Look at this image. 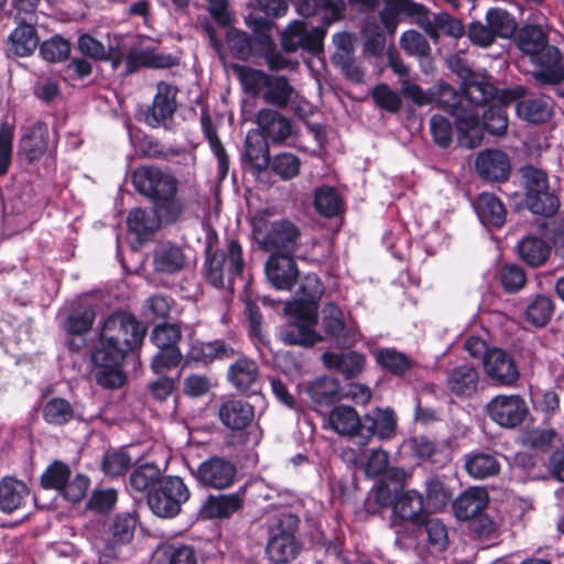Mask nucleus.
Returning <instances> with one entry per match:
<instances>
[{
  "label": "nucleus",
  "instance_id": "obj_1",
  "mask_svg": "<svg viewBox=\"0 0 564 564\" xmlns=\"http://www.w3.org/2000/svg\"><path fill=\"white\" fill-rule=\"evenodd\" d=\"M496 95V88L488 82L474 76L464 80L462 93L447 84L438 86L435 100L447 110L456 122L458 142L467 149L476 148L481 142L479 109Z\"/></svg>",
  "mask_w": 564,
  "mask_h": 564
},
{
  "label": "nucleus",
  "instance_id": "obj_2",
  "mask_svg": "<svg viewBox=\"0 0 564 564\" xmlns=\"http://www.w3.org/2000/svg\"><path fill=\"white\" fill-rule=\"evenodd\" d=\"M143 336L142 327L131 315H110L102 325L99 345L91 355L93 362H121L128 351L142 343Z\"/></svg>",
  "mask_w": 564,
  "mask_h": 564
},
{
  "label": "nucleus",
  "instance_id": "obj_3",
  "mask_svg": "<svg viewBox=\"0 0 564 564\" xmlns=\"http://www.w3.org/2000/svg\"><path fill=\"white\" fill-rule=\"evenodd\" d=\"M252 231L259 246L272 254L291 257L296 251L301 240L299 227L286 219L268 221L264 218H254Z\"/></svg>",
  "mask_w": 564,
  "mask_h": 564
},
{
  "label": "nucleus",
  "instance_id": "obj_4",
  "mask_svg": "<svg viewBox=\"0 0 564 564\" xmlns=\"http://www.w3.org/2000/svg\"><path fill=\"white\" fill-rule=\"evenodd\" d=\"M243 270L242 249L236 240H229L226 250L208 251L204 263V275L215 288H224Z\"/></svg>",
  "mask_w": 564,
  "mask_h": 564
},
{
  "label": "nucleus",
  "instance_id": "obj_5",
  "mask_svg": "<svg viewBox=\"0 0 564 564\" xmlns=\"http://www.w3.org/2000/svg\"><path fill=\"white\" fill-rule=\"evenodd\" d=\"M189 498V490L177 476L163 477L156 488L148 495L150 510L163 519L174 518L181 512L182 505Z\"/></svg>",
  "mask_w": 564,
  "mask_h": 564
},
{
  "label": "nucleus",
  "instance_id": "obj_6",
  "mask_svg": "<svg viewBox=\"0 0 564 564\" xmlns=\"http://www.w3.org/2000/svg\"><path fill=\"white\" fill-rule=\"evenodd\" d=\"M284 311L286 314L294 316L280 328L279 336L283 343L310 346L322 339L314 329L316 325L315 313L304 308L297 302L286 303Z\"/></svg>",
  "mask_w": 564,
  "mask_h": 564
},
{
  "label": "nucleus",
  "instance_id": "obj_7",
  "mask_svg": "<svg viewBox=\"0 0 564 564\" xmlns=\"http://www.w3.org/2000/svg\"><path fill=\"white\" fill-rule=\"evenodd\" d=\"M177 88L165 82H159L152 106L148 107L141 119L151 128L172 130L176 111Z\"/></svg>",
  "mask_w": 564,
  "mask_h": 564
},
{
  "label": "nucleus",
  "instance_id": "obj_8",
  "mask_svg": "<svg viewBox=\"0 0 564 564\" xmlns=\"http://www.w3.org/2000/svg\"><path fill=\"white\" fill-rule=\"evenodd\" d=\"M487 415L503 429L520 426L529 414L524 399L519 394H499L486 405Z\"/></svg>",
  "mask_w": 564,
  "mask_h": 564
},
{
  "label": "nucleus",
  "instance_id": "obj_9",
  "mask_svg": "<svg viewBox=\"0 0 564 564\" xmlns=\"http://www.w3.org/2000/svg\"><path fill=\"white\" fill-rule=\"evenodd\" d=\"M133 184L137 191L156 200L166 195H175L177 181L169 172L155 166H140L133 172Z\"/></svg>",
  "mask_w": 564,
  "mask_h": 564
},
{
  "label": "nucleus",
  "instance_id": "obj_10",
  "mask_svg": "<svg viewBox=\"0 0 564 564\" xmlns=\"http://www.w3.org/2000/svg\"><path fill=\"white\" fill-rule=\"evenodd\" d=\"M236 474V466L219 456H213L202 462L196 469H192V475L202 486L217 490L230 487Z\"/></svg>",
  "mask_w": 564,
  "mask_h": 564
},
{
  "label": "nucleus",
  "instance_id": "obj_11",
  "mask_svg": "<svg viewBox=\"0 0 564 564\" xmlns=\"http://www.w3.org/2000/svg\"><path fill=\"white\" fill-rule=\"evenodd\" d=\"M510 95L518 99L516 111L521 119L532 123H541L552 117L553 106L550 97L527 94L522 86L512 88Z\"/></svg>",
  "mask_w": 564,
  "mask_h": 564
},
{
  "label": "nucleus",
  "instance_id": "obj_12",
  "mask_svg": "<svg viewBox=\"0 0 564 564\" xmlns=\"http://www.w3.org/2000/svg\"><path fill=\"white\" fill-rule=\"evenodd\" d=\"M321 325L325 336L339 345H350L356 340L355 326L347 323L344 312L333 303H327L322 308Z\"/></svg>",
  "mask_w": 564,
  "mask_h": 564
},
{
  "label": "nucleus",
  "instance_id": "obj_13",
  "mask_svg": "<svg viewBox=\"0 0 564 564\" xmlns=\"http://www.w3.org/2000/svg\"><path fill=\"white\" fill-rule=\"evenodd\" d=\"M530 62L536 66L533 76L539 83L556 85L564 79V56L557 47H544Z\"/></svg>",
  "mask_w": 564,
  "mask_h": 564
},
{
  "label": "nucleus",
  "instance_id": "obj_14",
  "mask_svg": "<svg viewBox=\"0 0 564 564\" xmlns=\"http://www.w3.org/2000/svg\"><path fill=\"white\" fill-rule=\"evenodd\" d=\"M324 30L315 26L311 30L302 21H292L282 34V45L288 52H295L303 47L311 52H317L322 47Z\"/></svg>",
  "mask_w": 564,
  "mask_h": 564
},
{
  "label": "nucleus",
  "instance_id": "obj_15",
  "mask_svg": "<svg viewBox=\"0 0 564 564\" xmlns=\"http://www.w3.org/2000/svg\"><path fill=\"white\" fill-rule=\"evenodd\" d=\"M397 431V415L390 408H376L362 419V441L366 445L372 436L390 440Z\"/></svg>",
  "mask_w": 564,
  "mask_h": 564
},
{
  "label": "nucleus",
  "instance_id": "obj_16",
  "mask_svg": "<svg viewBox=\"0 0 564 564\" xmlns=\"http://www.w3.org/2000/svg\"><path fill=\"white\" fill-rule=\"evenodd\" d=\"M424 498L416 490L400 492L392 501V528L399 533V522L421 524L423 522Z\"/></svg>",
  "mask_w": 564,
  "mask_h": 564
},
{
  "label": "nucleus",
  "instance_id": "obj_17",
  "mask_svg": "<svg viewBox=\"0 0 564 564\" xmlns=\"http://www.w3.org/2000/svg\"><path fill=\"white\" fill-rule=\"evenodd\" d=\"M482 365L487 376L498 383L509 386L519 378V371L512 357L500 348H491L486 354Z\"/></svg>",
  "mask_w": 564,
  "mask_h": 564
},
{
  "label": "nucleus",
  "instance_id": "obj_18",
  "mask_svg": "<svg viewBox=\"0 0 564 564\" xmlns=\"http://www.w3.org/2000/svg\"><path fill=\"white\" fill-rule=\"evenodd\" d=\"M257 124L259 132L272 143H282L293 133L291 120L273 109H261L257 115Z\"/></svg>",
  "mask_w": 564,
  "mask_h": 564
},
{
  "label": "nucleus",
  "instance_id": "obj_19",
  "mask_svg": "<svg viewBox=\"0 0 564 564\" xmlns=\"http://www.w3.org/2000/svg\"><path fill=\"white\" fill-rule=\"evenodd\" d=\"M265 274L276 290H291L297 281L299 270L291 257L271 254L265 263Z\"/></svg>",
  "mask_w": 564,
  "mask_h": 564
},
{
  "label": "nucleus",
  "instance_id": "obj_20",
  "mask_svg": "<svg viewBox=\"0 0 564 564\" xmlns=\"http://www.w3.org/2000/svg\"><path fill=\"white\" fill-rule=\"evenodd\" d=\"M50 131L46 123L37 121L28 127L20 139V151L29 162L40 160L48 149Z\"/></svg>",
  "mask_w": 564,
  "mask_h": 564
},
{
  "label": "nucleus",
  "instance_id": "obj_21",
  "mask_svg": "<svg viewBox=\"0 0 564 564\" xmlns=\"http://www.w3.org/2000/svg\"><path fill=\"white\" fill-rule=\"evenodd\" d=\"M489 496L486 489L471 487L453 501V511L458 520L466 521L478 517L487 508Z\"/></svg>",
  "mask_w": 564,
  "mask_h": 564
},
{
  "label": "nucleus",
  "instance_id": "obj_22",
  "mask_svg": "<svg viewBox=\"0 0 564 564\" xmlns=\"http://www.w3.org/2000/svg\"><path fill=\"white\" fill-rule=\"evenodd\" d=\"M221 423L231 431L246 429L254 417L253 406L238 399L225 400L218 410Z\"/></svg>",
  "mask_w": 564,
  "mask_h": 564
},
{
  "label": "nucleus",
  "instance_id": "obj_23",
  "mask_svg": "<svg viewBox=\"0 0 564 564\" xmlns=\"http://www.w3.org/2000/svg\"><path fill=\"white\" fill-rule=\"evenodd\" d=\"M95 321V311L91 307L75 311L65 319L63 327L66 330L67 346L73 350H79L86 345L87 334Z\"/></svg>",
  "mask_w": 564,
  "mask_h": 564
},
{
  "label": "nucleus",
  "instance_id": "obj_24",
  "mask_svg": "<svg viewBox=\"0 0 564 564\" xmlns=\"http://www.w3.org/2000/svg\"><path fill=\"white\" fill-rule=\"evenodd\" d=\"M476 169L484 178L503 181L509 175L510 163L502 151L485 150L477 156Z\"/></svg>",
  "mask_w": 564,
  "mask_h": 564
},
{
  "label": "nucleus",
  "instance_id": "obj_25",
  "mask_svg": "<svg viewBox=\"0 0 564 564\" xmlns=\"http://www.w3.org/2000/svg\"><path fill=\"white\" fill-rule=\"evenodd\" d=\"M242 159L258 173L268 169L270 164L269 144L259 130H250L247 133Z\"/></svg>",
  "mask_w": 564,
  "mask_h": 564
},
{
  "label": "nucleus",
  "instance_id": "obj_26",
  "mask_svg": "<svg viewBox=\"0 0 564 564\" xmlns=\"http://www.w3.org/2000/svg\"><path fill=\"white\" fill-rule=\"evenodd\" d=\"M328 424L339 435L359 436L362 440V420L351 406H335L328 414Z\"/></svg>",
  "mask_w": 564,
  "mask_h": 564
},
{
  "label": "nucleus",
  "instance_id": "obj_27",
  "mask_svg": "<svg viewBox=\"0 0 564 564\" xmlns=\"http://www.w3.org/2000/svg\"><path fill=\"white\" fill-rule=\"evenodd\" d=\"M324 365L338 371L347 379L357 377L365 368L366 357L357 351L332 352L323 355Z\"/></svg>",
  "mask_w": 564,
  "mask_h": 564
},
{
  "label": "nucleus",
  "instance_id": "obj_28",
  "mask_svg": "<svg viewBox=\"0 0 564 564\" xmlns=\"http://www.w3.org/2000/svg\"><path fill=\"white\" fill-rule=\"evenodd\" d=\"M153 265L158 272L173 274L186 265V256L178 246L162 242L153 251Z\"/></svg>",
  "mask_w": 564,
  "mask_h": 564
},
{
  "label": "nucleus",
  "instance_id": "obj_29",
  "mask_svg": "<svg viewBox=\"0 0 564 564\" xmlns=\"http://www.w3.org/2000/svg\"><path fill=\"white\" fill-rule=\"evenodd\" d=\"M30 497L28 486L15 478L6 477L0 481V510L12 513L25 505Z\"/></svg>",
  "mask_w": 564,
  "mask_h": 564
},
{
  "label": "nucleus",
  "instance_id": "obj_30",
  "mask_svg": "<svg viewBox=\"0 0 564 564\" xmlns=\"http://www.w3.org/2000/svg\"><path fill=\"white\" fill-rule=\"evenodd\" d=\"M475 210L485 226L500 228L505 225L507 212L501 200L491 193H481L476 203Z\"/></svg>",
  "mask_w": 564,
  "mask_h": 564
},
{
  "label": "nucleus",
  "instance_id": "obj_31",
  "mask_svg": "<svg viewBox=\"0 0 564 564\" xmlns=\"http://www.w3.org/2000/svg\"><path fill=\"white\" fill-rule=\"evenodd\" d=\"M478 372L468 365L454 368L447 376V388L457 397H469L478 387Z\"/></svg>",
  "mask_w": 564,
  "mask_h": 564
},
{
  "label": "nucleus",
  "instance_id": "obj_32",
  "mask_svg": "<svg viewBox=\"0 0 564 564\" xmlns=\"http://www.w3.org/2000/svg\"><path fill=\"white\" fill-rule=\"evenodd\" d=\"M259 368L254 360L243 357L230 365L227 373L229 382L240 391L250 390L257 382Z\"/></svg>",
  "mask_w": 564,
  "mask_h": 564
},
{
  "label": "nucleus",
  "instance_id": "obj_33",
  "mask_svg": "<svg viewBox=\"0 0 564 564\" xmlns=\"http://www.w3.org/2000/svg\"><path fill=\"white\" fill-rule=\"evenodd\" d=\"M501 465L496 454L473 453L465 458V469L475 479H486L497 476Z\"/></svg>",
  "mask_w": 564,
  "mask_h": 564
},
{
  "label": "nucleus",
  "instance_id": "obj_34",
  "mask_svg": "<svg viewBox=\"0 0 564 564\" xmlns=\"http://www.w3.org/2000/svg\"><path fill=\"white\" fill-rule=\"evenodd\" d=\"M187 356L191 360L209 364L214 359H229L235 356V349L223 340L192 344Z\"/></svg>",
  "mask_w": 564,
  "mask_h": 564
},
{
  "label": "nucleus",
  "instance_id": "obj_35",
  "mask_svg": "<svg viewBox=\"0 0 564 564\" xmlns=\"http://www.w3.org/2000/svg\"><path fill=\"white\" fill-rule=\"evenodd\" d=\"M242 506V499L238 494L210 496L203 506L204 517L228 518Z\"/></svg>",
  "mask_w": 564,
  "mask_h": 564
},
{
  "label": "nucleus",
  "instance_id": "obj_36",
  "mask_svg": "<svg viewBox=\"0 0 564 564\" xmlns=\"http://www.w3.org/2000/svg\"><path fill=\"white\" fill-rule=\"evenodd\" d=\"M519 257L530 267L544 264L550 256V246L541 238L529 236L518 243Z\"/></svg>",
  "mask_w": 564,
  "mask_h": 564
},
{
  "label": "nucleus",
  "instance_id": "obj_37",
  "mask_svg": "<svg viewBox=\"0 0 564 564\" xmlns=\"http://www.w3.org/2000/svg\"><path fill=\"white\" fill-rule=\"evenodd\" d=\"M174 64L170 55H161L151 48H134L127 56V70L133 72L141 66L164 68Z\"/></svg>",
  "mask_w": 564,
  "mask_h": 564
},
{
  "label": "nucleus",
  "instance_id": "obj_38",
  "mask_svg": "<svg viewBox=\"0 0 564 564\" xmlns=\"http://www.w3.org/2000/svg\"><path fill=\"white\" fill-rule=\"evenodd\" d=\"M232 68L245 93L254 97H263V91L268 85V80H270V75L263 70L245 65H234Z\"/></svg>",
  "mask_w": 564,
  "mask_h": 564
},
{
  "label": "nucleus",
  "instance_id": "obj_39",
  "mask_svg": "<svg viewBox=\"0 0 564 564\" xmlns=\"http://www.w3.org/2000/svg\"><path fill=\"white\" fill-rule=\"evenodd\" d=\"M127 225L129 231L137 236L138 241H142L160 227L159 217L154 210L142 208H134L129 213Z\"/></svg>",
  "mask_w": 564,
  "mask_h": 564
},
{
  "label": "nucleus",
  "instance_id": "obj_40",
  "mask_svg": "<svg viewBox=\"0 0 564 564\" xmlns=\"http://www.w3.org/2000/svg\"><path fill=\"white\" fill-rule=\"evenodd\" d=\"M421 532L425 534L426 550L431 554H438L448 546V532L446 525L437 518L424 520Z\"/></svg>",
  "mask_w": 564,
  "mask_h": 564
},
{
  "label": "nucleus",
  "instance_id": "obj_41",
  "mask_svg": "<svg viewBox=\"0 0 564 564\" xmlns=\"http://www.w3.org/2000/svg\"><path fill=\"white\" fill-rule=\"evenodd\" d=\"M301 549L297 536L268 539L267 554L276 564L286 563L299 554Z\"/></svg>",
  "mask_w": 564,
  "mask_h": 564
},
{
  "label": "nucleus",
  "instance_id": "obj_42",
  "mask_svg": "<svg viewBox=\"0 0 564 564\" xmlns=\"http://www.w3.org/2000/svg\"><path fill=\"white\" fill-rule=\"evenodd\" d=\"M156 560L159 564H197L194 549L181 543H167L159 546Z\"/></svg>",
  "mask_w": 564,
  "mask_h": 564
},
{
  "label": "nucleus",
  "instance_id": "obj_43",
  "mask_svg": "<svg viewBox=\"0 0 564 564\" xmlns=\"http://www.w3.org/2000/svg\"><path fill=\"white\" fill-rule=\"evenodd\" d=\"M293 94L294 89L284 76H270L262 99L269 105L285 108Z\"/></svg>",
  "mask_w": 564,
  "mask_h": 564
},
{
  "label": "nucleus",
  "instance_id": "obj_44",
  "mask_svg": "<svg viewBox=\"0 0 564 564\" xmlns=\"http://www.w3.org/2000/svg\"><path fill=\"white\" fill-rule=\"evenodd\" d=\"M161 477L160 468L154 464H144L135 468L129 479V487L135 492H147L154 490L159 485Z\"/></svg>",
  "mask_w": 564,
  "mask_h": 564
},
{
  "label": "nucleus",
  "instance_id": "obj_45",
  "mask_svg": "<svg viewBox=\"0 0 564 564\" xmlns=\"http://www.w3.org/2000/svg\"><path fill=\"white\" fill-rule=\"evenodd\" d=\"M519 48L532 59L536 54L547 47V36L539 25L524 26L518 39Z\"/></svg>",
  "mask_w": 564,
  "mask_h": 564
},
{
  "label": "nucleus",
  "instance_id": "obj_46",
  "mask_svg": "<svg viewBox=\"0 0 564 564\" xmlns=\"http://www.w3.org/2000/svg\"><path fill=\"white\" fill-rule=\"evenodd\" d=\"M375 357L382 368L395 376L404 375L413 365L410 357L394 348L377 349Z\"/></svg>",
  "mask_w": 564,
  "mask_h": 564
},
{
  "label": "nucleus",
  "instance_id": "obj_47",
  "mask_svg": "<svg viewBox=\"0 0 564 564\" xmlns=\"http://www.w3.org/2000/svg\"><path fill=\"white\" fill-rule=\"evenodd\" d=\"M488 102L489 101L479 109L481 132L486 129L491 134L502 135L508 128L506 110L501 106H491L485 109Z\"/></svg>",
  "mask_w": 564,
  "mask_h": 564
},
{
  "label": "nucleus",
  "instance_id": "obj_48",
  "mask_svg": "<svg viewBox=\"0 0 564 564\" xmlns=\"http://www.w3.org/2000/svg\"><path fill=\"white\" fill-rule=\"evenodd\" d=\"M11 50L18 56H28L37 46V36L35 29L30 24H23L15 28L10 34Z\"/></svg>",
  "mask_w": 564,
  "mask_h": 564
},
{
  "label": "nucleus",
  "instance_id": "obj_49",
  "mask_svg": "<svg viewBox=\"0 0 564 564\" xmlns=\"http://www.w3.org/2000/svg\"><path fill=\"white\" fill-rule=\"evenodd\" d=\"M306 391L316 404H328L339 394V383L336 379L321 377L310 382Z\"/></svg>",
  "mask_w": 564,
  "mask_h": 564
},
{
  "label": "nucleus",
  "instance_id": "obj_50",
  "mask_svg": "<svg viewBox=\"0 0 564 564\" xmlns=\"http://www.w3.org/2000/svg\"><path fill=\"white\" fill-rule=\"evenodd\" d=\"M299 518L286 511L279 512L269 518L268 539L296 536Z\"/></svg>",
  "mask_w": 564,
  "mask_h": 564
},
{
  "label": "nucleus",
  "instance_id": "obj_51",
  "mask_svg": "<svg viewBox=\"0 0 564 564\" xmlns=\"http://www.w3.org/2000/svg\"><path fill=\"white\" fill-rule=\"evenodd\" d=\"M553 311L554 304L551 297L538 295L528 304L525 318L530 324L542 327L550 322Z\"/></svg>",
  "mask_w": 564,
  "mask_h": 564
},
{
  "label": "nucleus",
  "instance_id": "obj_52",
  "mask_svg": "<svg viewBox=\"0 0 564 564\" xmlns=\"http://www.w3.org/2000/svg\"><path fill=\"white\" fill-rule=\"evenodd\" d=\"M42 414L46 423L63 425L73 419L74 411L70 403L65 399L53 398L44 404Z\"/></svg>",
  "mask_w": 564,
  "mask_h": 564
},
{
  "label": "nucleus",
  "instance_id": "obj_53",
  "mask_svg": "<svg viewBox=\"0 0 564 564\" xmlns=\"http://www.w3.org/2000/svg\"><path fill=\"white\" fill-rule=\"evenodd\" d=\"M486 22L496 37L508 39L517 29L514 19L505 10L494 8L487 11Z\"/></svg>",
  "mask_w": 564,
  "mask_h": 564
},
{
  "label": "nucleus",
  "instance_id": "obj_54",
  "mask_svg": "<svg viewBox=\"0 0 564 564\" xmlns=\"http://www.w3.org/2000/svg\"><path fill=\"white\" fill-rule=\"evenodd\" d=\"M314 206L324 217L336 216L341 207L337 192L329 186H322L315 189Z\"/></svg>",
  "mask_w": 564,
  "mask_h": 564
},
{
  "label": "nucleus",
  "instance_id": "obj_55",
  "mask_svg": "<svg viewBox=\"0 0 564 564\" xmlns=\"http://www.w3.org/2000/svg\"><path fill=\"white\" fill-rule=\"evenodd\" d=\"M525 204L533 214L546 217L554 215L560 207L558 198L549 188L525 196Z\"/></svg>",
  "mask_w": 564,
  "mask_h": 564
},
{
  "label": "nucleus",
  "instance_id": "obj_56",
  "mask_svg": "<svg viewBox=\"0 0 564 564\" xmlns=\"http://www.w3.org/2000/svg\"><path fill=\"white\" fill-rule=\"evenodd\" d=\"M181 338L180 327L173 324L156 325L151 333V341L159 350L180 349L177 344Z\"/></svg>",
  "mask_w": 564,
  "mask_h": 564
},
{
  "label": "nucleus",
  "instance_id": "obj_57",
  "mask_svg": "<svg viewBox=\"0 0 564 564\" xmlns=\"http://www.w3.org/2000/svg\"><path fill=\"white\" fill-rule=\"evenodd\" d=\"M269 165L274 174L289 181L300 173L301 161L295 154L282 152L270 159Z\"/></svg>",
  "mask_w": 564,
  "mask_h": 564
},
{
  "label": "nucleus",
  "instance_id": "obj_58",
  "mask_svg": "<svg viewBox=\"0 0 564 564\" xmlns=\"http://www.w3.org/2000/svg\"><path fill=\"white\" fill-rule=\"evenodd\" d=\"M425 494L427 506L434 510L443 509L453 496L451 490L437 477H429L425 480Z\"/></svg>",
  "mask_w": 564,
  "mask_h": 564
},
{
  "label": "nucleus",
  "instance_id": "obj_59",
  "mask_svg": "<svg viewBox=\"0 0 564 564\" xmlns=\"http://www.w3.org/2000/svg\"><path fill=\"white\" fill-rule=\"evenodd\" d=\"M14 130L8 121L0 124V176L8 173L12 163Z\"/></svg>",
  "mask_w": 564,
  "mask_h": 564
},
{
  "label": "nucleus",
  "instance_id": "obj_60",
  "mask_svg": "<svg viewBox=\"0 0 564 564\" xmlns=\"http://www.w3.org/2000/svg\"><path fill=\"white\" fill-rule=\"evenodd\" d=\"M154 213L159 217V223H175L183 213V204L175 195H166L154 200Z\"/></svg>",
  "mask_w": 564,
  "mask_h": 564
},
{
  "label": "nucleus",
  "instance_id": "obj_61",
  "mask_svg": "<svg viewBox=\"0 0 564 564\" xmlns=\"http://www.w3.org/2000/svg\"><path fill=\"white\" fill-rule=\"evenodd\" d=\"M70 470L67 465L55 462L42 475L41 482L45 489H55L62 494L69 480Z\"/></svg>",
  "mask_w": 564,
  "mask_h": 564
},
{
  "label": "nucleus",
  "instance_id": "obj_62",
  "mask_svg": "<svg viewBox=\"0 0 564 564\" xmlns=\"http://www.w3.org/2000/svg\"><path fill=\"white\" fill-rule=\"evenodd\" d=\"M70 52V45L67 40L61 35H55L44 41L40 46L41 56L51 63L65 59Z\"/></svg>",
  "mask_w": 564,
  "mask_h": 564
},
{
  "label": "nucleus",
  "instance_id": "obj_63",
  "mask_svg": "<svg viewBox=\"0 0 564 564\" xmlns=\"http://www.w3.org/2000/svg\"><path fill=\"white\" fill-rule=\"evenodd\" d=\"M557 442L558 436L555 431L551 429H533L527 433L523 440L525 446L541 452L555 447Z\"/></svg>",
  "mask_w": 564,
  "mask_h": 564
},
{
  "label": "nucleus",
  "instance_id": "obj_64",
  "mask_svg": "<svg viewBox=\"0 0 564 564\" xmlns=\"http://www.w3.org/2000/svg\"><path fill=\"white\" fill-rule=\"evenodd\" d=\"M99 367L96 381L104 388L117 389L123 384L124 377L118 369L121 362H94Z\"/></svg>",
  "mask_w": 564,
  "mask_h": 564
}]
</instances>
